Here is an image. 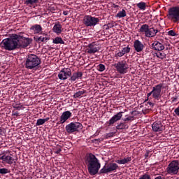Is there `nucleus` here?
<instances>
[{
	"instance_id": "1",
	"label": "nucleus",
	"mask_w": 179,
	"mask_h": 179,
	"mask_svg": "<svg viewBox=\"0 0 179 179\" xmlns=\"http://www.w3.org/2000/svg\"><path fill=\"white\" fill-rule=\"evenodd\" d=\"M86 164L88 170L89 174L91 176H96L99 173L100 168L101 167V164L100 162L96 157V155L93 154H90L86 159Z\"/></svg>"
},
{
	"instance_id": "2",
	"label": "nucleus",
	"mask_w": 179,
	"mask_h": 179,
	"mask_svg": "<svg viewBox=\"0 0 179 179\" xmlns=\"http://www.w3.org/2000/svg\"><path fill=\"white\" fill-rule=\"evenodd\" d=\"M2 48L6 51H13V50H17L19 48L17 46V38L16 34H13L10 38L3 39L1 43Z\"/></svg>"
},
{
	"instance_id": "3",
	"label": "nucleus",
	"mask_w": 179,
	"mask_h": 179,
	"mask_svg": "<svg viewBox=\"0 0 179 179\" xmlns=\"http://www.w3.org/2000/svg\"><path fill=\"white\" fill-rule=\"evenodd\" d=\"M41 64V59L36 55H29L25 60V68L27 69H34Z\"/></svg>"
},
{
	"instance_id": "4",
	"label": "nucleus",
	"mask_w": 179,
	"mask_h": 179,
	"mask_svg": "<svg viewBox=\"0 0 179 179\" xmlns=\"http://www.w3.org/2000/svg\"><path fill=\"white\" fill-rule=\"evenodd\" d=\"M139 33L141 34H145V37H155L156 34H157V32L159 30L155 29V28H149V25L147 24H143L139 30Z\"/></svg>"
},
{
	"instance_id": "5",
	"label": "nucleus",
	"mask_w": 179,
	"mask_h": 179,
	"mask_svg": "<svg viewBox=\"0 0 179 179\" xmlns=\"http://www.w3.org/2000/svg\"><path fill=\"white\" fill-rule=\"evenodd\" d=\"M166 17L173 22V23H177L179 22V6L171 7L169 9Z\"/></svg>"
},
{
	"instance_id": "6",
	"label": "nucleus",
	"mask_w": 179,
	"mask_h": 179,
	"mask_svg": "<svg viewBox=\"0 0 179 179\" xmlns=\"http://www.w3.org/2000/svg\"><path fill=\"white\" fill-rule=\"evenodd\" d=\"M113 66L115 68L117 72L120 73V75H125L128 72L129 66L127 61L122 60L115 63Z\"/></svg>"
},
{
	"instance_id": "7",
	"label": "nucleus",
	"mask_w": 179,
	"mask_h": 179,
	"mask_svg": "<svg viewBox=\"0 0 179 179\" xmlns=\"http://www.w3.org/2000/svg\"><path fill=\"white\" fill-rule=\"evenodd\" d=\"M31 41H33V40L29 38H26L23 36L17 34V43L18 48H26V47H29Z\"/></svg>"
},
{
	"instance_id": "8",
	"label": "nucleus",
	"mask_w": 179,
	"mask_h": 179,
	"mask_svg": "<svg viewBox=\"0 0 179 179\" xmlns=\"http://www.w3.org/2000/svg\"><path fill=\"white\" fill-rule=\"evenodd\" d=\"M99 22H100L99 18L91 15H85L83 18V24L87 27H94V26H96Z\"/></svg>"
},
{
	"instance_id": "9",
	"label": "nucleus",
	"mask_w": 179,
	"mask_h": 179,
	"mask_svg": "<svg viewBox=\"0 0 179 179\" xmlns=\"http://www.w3.org/2000/svg\"><path fill=\"white\" fill-rule=\"evenodd\" d=\"M83 126L80 122H71L66 126V131L68 134H73L78 131H80Z\"/></svg>"
},
{
	"instance_id": "10",
	"label": "nucleus",
	"mask_w": 179,
	"mask_h": 179,
	"mask_svg": "<svg viewBox=\"0 0 179 179\" xmlns=\"http://www.w3.org/2000/svg\"><path fill=\"white\" fill-rule=\"evenodd\" d=\"M117 170H118V164L109 163L99 171V174H108V173H113V171H117Z\"/></svg>"
},
{
	"instance_id": "11",
	"label": "nucleus",
	"mask_w": 179,
	"mask_h": 179,
	"mask_svg": "<svg viewBox=\"0 0 179 179\" xmlns=\"http://www.w3.org/2000/svg\"><path fill=\"white\" fill-rule=\"evenodd\" d=\"M179 162L172 161L166 168V172L171 176L178 174Z\"/></svg>"
},
{
	"instance_id": "12",
	"label": "nucleus",
	"mask_w": 179,
	"mask_h": 179,
	"mask_svg": "<svg viewBox=\"0 0 179 179\" xmlns=\"http://www.w3.org/2000/svg\"><path fill=\"white\" fill-rule=\"evenodd\" d=\"M71 75H72L71 69L64 68L59 71L58 78L60 79V80H66V79H68V78H71Z\"/></svg>"
},
{
	"instance_id": "13",
	"label": "nucleus",
	"mask_w": 179,
	"mask_h": 179,
	"mask_svg": "<svg viewBox=\"0 0 179 179\" xmlns=\"http://www.w3.org/2000/svg\"><path fill=\"white\" fill-rule=\"evenodd\" d=\"M163 87V84L159 83L152 87V97L157 100L160 99V94H162V88Z\"/></svg>"
},
{
	"instance_id": "14",
	"label": "nucleus",
	"mask_w": 179,
	"mask_h": 179,
	"mask_svg": "<svg viewBox=\"0 0 179 179\" xmlns=\"http://www.w3.org/2000/svg\"><path fill=\"white\" fill-rule=\"evenodd\" d=\"M0 160H3L7 164H13V163L16 164V161L12 154H4L0 157Z\"/></svg>"
},
{
	"instance_id": "15",
	"label": "nucleus",
	"mask_w": 179,
	"mask_h": 179,
	"mask_svg": "<svg viewBox=\"0 0 179 179\" xmlns=\"http://www.w3.org/2000/svg\"><path fill=\"white\" fill-rule=\"evenodd\" d=\"M99 51H100V47H99L94 42L88 44L87 48V54H96V52H99Z\"/></svg>"
},
{
	"instance_id": "16",
	"label": "nucleus",
	"mask_w": 179,
	"mask_h": 179,
	"mask_svg": "<svg viewBox=\"0 0 179 179\" xmlns=\"http://www.w3.org/2000/svg\"><path fill=\"white\" fill-rule=\"evenodd\" d=\"M71 117H72V113H71V111L67 110L64 112L60 116L59 124H65Z\"/></svg>"
},
{
	"instance_id": "17",
	"label": "nucleus",
	"mask_w": 179,
	"mask_h": 179,
	"mask_svg": "<svg viewBox=\"0 0 179 179\" xmlns=\"http://www.w3.org/2000/svg\"><path fill=\"white\" fill-rule=\"evenodd\" d=\"M152 128L153 132H162V131L164 130V126L161 122H155L152 124Z\"/></svg>"
},
{
	"instance_id": "18",
	"label": "nucleus",
	"mask_w": 179,
	"mask_h": 179,
	"mask_svg": "<svg viewBox=\"0 0 179 179\" xmlns=\"http://www.w3.org/2000/svg\"><path fill=\"white\" fill-rule=\"evenodd\" d=\"M122 114H124V112H119L113 116L108 122V125H114L117 121H120L122 118Z\"/></svg>"
},
{
	"instance_id": "19",
	"label": "nucleus",
	"mask_w": 179,
	"mask_h": 179,
	"mask_svg": "<svg viewBox=\"0 0 179 179\" xmlns=\"http://www.w3.org/2000/svg\"><path fill=\"white\" fill-rule=\"evenodd\" d=\"M134 47L137 52H141V51H143V48H145V45L139 40H136L134 41Z\"/></svg>"
},
{
	"instance_id": "20",
	"label": "nucleus",
	"mask_w": 179,
	"mask_h": 179,
	"mask_svg": "<svg viewBox=\"0 0 179 179\" xmlns=\"http://www.w3.org/2000/svg\"><path fill=\"white\" fill-rule=\"evenodd\" d=\"M152 48L155 51H163V50H164V45L159 41H155L152 43Z\"/></svg>"
},
{
	"instance_id": "21",
	"label": "nucleus",
	"mask_w": 179,
	"mask_h": 179,
	"mask_svg": "<svg viewBox=\"0 0 179 179\" xmlns=\"http://www.w3.org/2000/svg\"><path fill=\"white\" fill-rule=\"evenodd\" d=\"M62 25H61L59 23L55 24L53 27L52 31L54 33H56V34H61L62 33Z\"/></svg>"
},
{
	"instance_id": "22",
	"label": "nucleus",
	"mask_w": 179,
	"mask_h": 179,
	"mask_svg": "<svg viewBox=\"0 0 179 179\" xmlns=\"http://www.w3.org/2000/svg\"><path fill=\"white\" fill-rule=\"evenodd\" d=\"M82 76H83V73H82L81 71H78L73 73V75L71 77V80L75 82L76 79H80Z\"/></svg>"
},
{
	"instance_id": "23",
	"label": "nucleus",
	"mask_w": 179,
	"mask_h": 179,
	"mask_svg": "<svg viewBox=\"0 0 179 179\" xmlns=\"http://www.w3.org/2000/svg\"><path fill=\"white\" fill-rule=\"evenodd\" d=\"M30 29L33 30L34 33H35L36 34H38V33L42 31L43 28L40 24H35L32 26Z\"/></svg>"
},
{
	"instance_id": "24",
	"label": "nucleus",
	"mask_w": 179,
	"mask_h": 179,
	"mask_svg": "<svg viewBox=\"0 0 179 179\" xmlns=\"http://www.w3.org/2000/svg\"><path fill=\"white\" fill-rule=\"evenodd\" d=\"M34 40L37 41V43H47V41L50 40V38L45 36H36L34 38Z\"/></svg>"
},
{
	"instance_id": "25",
	"label": "nucleus",
	"mask_w": 179,
	"mask_h": 179,
	"mask_svg": "<svg viewBox=\"0 0 179 179\" xmlns=\"http://www.w3.org/2000/svg\"><path fill=\"white\" fill-rule=\"evenodd\" d=\"M132 159L130 157H127V158H124L122 159H117L116 162L117 164H127V163H129Z\"/></svg>"
},
{
	"instance_id": "26",
	"label": "nucleus",
	"mask_w": 179,
	"mask_h": 179,
	"mask_svg": "<svg viewBox=\"0 0 179 179\" xmlns=\"http://www.w3.org/2000/svg\"><path fill=\"white\" fill-rule=\"evenodd\" d=\"M116 129H128V125L126 122L117 123L116 126Z\"/></svg>"
},
{
	"instance_id": "27",
	"label": "nucleus",
	"mask_w": 179,
	"mask_h": 179,
	"mask_svg": "<svg viewBox=\"0 0 179 179\" xmlns=\"http://www.w3.org/2000/svg\"><path fill=\"white\" fill-rule=\"evenodd\" d=\"M53 44H65V42L64 40H62V38L57 36L55 39H53L52 41Z\"/></svg>"
},
{
	"instance_id": "28",
	"label": "nucleus",
	"mask_w": 179,
	"mask_h": 179,
	"mask_svg": "<svg viewBox=\"0 0 179 179\" xmlns=\"http://www.w3.org/2000/svg\"><path fill=\"white\" fill-rule=\"evenodd\" d=\"M85 93H86V90H85L78 91L74 94L73 98L78 99V97H80V96H83V94H85Z\"/></svg>"
},
{
	"instance_id": "29",
	"label": "nucleus",
	"mask_w": 179,
	"mask_h": 179,
	"mask_svg": "<svg viewBox=\"0 0 179 179\" xmlns=\"http://www.w3.org/2000/svg\"><path fill=\"white\" fill-rule=\"evenodd\" d=\"M137 8H140L141 10H145L146 9V3L141 1L136 4Z\"/></svg>"
},
{
	"instance_id": "30",
	"label": "nucleus",
	"mask_w": 179,
	"mask_h": 179,
	"mask_svg": "<svg viewBox=\"0 0 179 179\" xmlns=\"http://www.w3.org/2000/svg\"><path fill=\"white\" fill-rule=\"evenodd\" d=\"M125 16H127V12L125 11V10L122 9V11H120L117 15H116V17H125Z\"/></svg>"
},
{
	"instance_id": "31",
	"label": "nucleus",
	"mask_w": 179,
	"mask_h": 179,
	"mask_svg": "<svg viewBox=\"0 0 179 179\" xmlns=\"http://www.w3.org/2000/svg\"><path fill=\"white\" fill-rule=\"evenodd\" d=\"M13 107L15 108V110H23V108H24L22 103H13Z\"/></svg>"
},
{
	"instance_id": "32",
	"label": "nucleus",
	"mask_w": 179,
	"mask_h": 179,
	"mask_svg": "<svg viewBox=\"0 0 179 179\" xmlns=\"http://www.w3.org/2000/svg\"><path fill=\"white\" fill-rule=\"evenodd\" d=\"M156 56L157 58H160L161 59H164V58H166V55L164 52H158L156 53Z\"/></svg>"
},
{
	"instance_id": "33",
	"label": "nucleus",
	"mask_w": 179,
	"mask_h": 179,
	"mask_svg": "<svg viewBox=\"0 0 179 179\" xmlns=\"http://www.w3.org/2000/svg\"><path fill=\"white\" fill-rule=\"evenodd\" d=\"M130 51H131V48H129V46L123 48L122 50V52H123L124 55H125V54H128Z\"/></svg>"
},
{
	"instance_id": "34",
	"label": "nucleus",
	"mask_w": 179,
	"mask_h": 179,
	"mask_svg": "<svg viewBox=\"0 0 179 179\" xmlns=\"http://www.w3.org/2000/svg\"><path fill=\"white\" fill-rule=\"evenodd\" d=\"M126 118L123 119V121L124 122H127V121H134V120H135V117H134V116L131 115V116H128V115H126Z\"/></svg>"
},
{
	"instance_id": "35",
	"label": "nucleus",
	"mask_w": 179,
	"mask_h": 179,
	"mask_svg": "<svg viewBox=\"0 0 179 179\" xmlns=\"http://www.w3.org/2000/svg\"><path fill=\"white\" fill-rule=\"evenodd\" d=\"M98 71H99V72H103V71H106V66H104V64H100L98 66Z\"/></svg>"
},
{
	"instance_id": "36",
	"label": "nucleus",
	"mask_w": 179,
	"mask_h": 179,
	"mask_svg": "<svg viewBox=\"0 0 179 179\" xmlns=\"http://www.w3.org/2000/svg\"><path fill=\"white\" fill-rule=\"evenodd\" d=\"M8 173H10L9 169L6 168L0 169V174H8Z\"/></svg>"
},
{
	"instance_id": "37",
	"label": "nucleus",
	"mask_w": 179,
	"mask_h": 179,
	"mask_svg": "<svg viewBox=\"0 0 179 179\" xmlns=\"http://www.w3.org/2000/svg\"><path fill=\"white\" fill-rule=\"evenodd\" d=\"M45 124V122H44V119H38L37 121H36V125L37 127L40 126V125H43Z\"/></svg>"
},
{
	"instance_id": "38",
	"label": "nucleus",
	"mask_w": 179,
	"mask_h": 179,
	"mask_svg": "<svg viewBox=\"0 0 179 179\" xmlns=\"http://www.w3.org/2000/svg\"><path fill=\"white\" fill-rule=\"evenodd\" d=\"M38 0H27L26 3L27 5H34V3H37Z\"/></svg>"
},
{
	"instance_id": "39",
	"label": "nucleus",
	"mask_w": 179,
	"mask_h": 179,
	"mask_svg": "<svg viewBox=\"0 0 179 179\" xmlns=\"http://www.w3.org/2000/svg\"><path fill=\"white\" fill-rule=\"evenodd\" d=\"M138 179H151V178L148 173H144Z\"/></svg>"
},
{
	"instance_id": "40",
	"label": "nucleus",
	"mask_w": 179,
	"mask_h": 179,
	"mask_svg": "<svg viewBox=\"0 0 179 179\" xmlns=\"http://www.w3.org/2000/svg\"><path fill=\"white\" fill-rule=\"evenodd\" d=\"M115 57L117 59L118 58H121V57H124V53L122 52V50L115 55Z\"/></svg>"
},
{
	"instance_id": "41",
	"label": "nucleus",
	"mask_w": 179,
	"mask_h": 179,
	"mask_svg": "<svg viewBox=\"0 0 179 179\" xmlns=\"http://www.w3.org/2000/svg\"><path fill=\"white\" fill-rule=\"evenodd\" d=\"M168 34L169 36H171V37H176L178 36V34L174 31V30L169 31Z\"/></svg>"
},
{
	"instance_id": "42",
	"label": "nucleus",
	"mask_w": 179,
	"mask_h": 179,
	"mask_svg": "<svg viewBox=\"0 0 179 179\" xmlns=\"http://www.w3.org/2000/svg\"><path fill=\"white\" fill-rule=\"evenodd\" d=\"M130 114L131 115V117H134V118H135V117H136V115H139V112L138 110H134L130 112Z\"/></svg>"
},
{
	"instance_id": "43",
	"label": "nucleus",
	"mask_w": 179,
	"mask_h": 179,
	"mask_svg": "<svg viewBox=\"0 0 179 179\" xmlns=\"http://www.w3.org/2000/svg\"><path fill=\"white\" fill-rule=\"evenodd\" d=\"M115 135V132H110L106 134V138H113Z\"/></svg>"
},
{
	"instance_id": "44",
	"label": "nucleus",
	"mask_w": 179,
	"mask_h": 179,
	"mask_svg": "<svg viewBox=\"0 0 179 179\" xmlns=\"http://www.w3.org/2000/svg\"><path fill=\"white\" fill-rule=\"evenodd\" d=\"M105 26H108V27H110V29L114 27V22H109L108 24L105 25Z\"/></svg>"
},
{
	"instance_id": "45",
	"label": "nucleus",
	"mask_w": 179,
	"mask_h": 179,
	"mask_svg": "<svg viewBox=\"0 0 179 179\" xmlns=\"http://www.w3.org/2000/svg\"><path fill=\"white\" fill-rule=\"evenodd\" d=\"M174 113L175 114H176V115L178 117H179V107L176 108L175 110H174Z\"/></svg>"
},
{
	"instance_id": "46",
	"label": "nucleus",
	"mask_w": 179,
	"mask_h": 179,
	"mask_svg": "<svg viewBox=\"0 0 179 179\" xmlns=\"http://www.w3.org/2000/svg\"><path fill=\"white\" fill-rule=\"evenodd\" d=\"M12 115H13L14 117H19V113L15 112V110H13Z\"/></svg>"
},
{
	"instance_id": "47",
	"label": "nucleus",
	"mask_w": 179,
	"mask_h": 179,
	"mask_svg": "<svg viewBox=\"0 0 179 179\" xmlns=\"http://www.w3.org/2000/svg\"><path fill=\"white\" fill-rule=\"evenodd\" d=\"M61 148H59V149H57L55 152V153H56L57 155H58V154H59V153H61Z\"/></svg>"
},
{
	"instance_id": "48",
	"label": "nucleus",
	"mask_w": 179,
	"mask_h": 179,
	"mask_svg": "<svg viewBox=\"0 0 179 179\" xmlns=\"http://www.w3.org/2000/svg\"><path fill=\"white\" fill-rule=\"evenodd\" d=\"M148 104H149V106H151V108H153V106H154L153 103H152V102H148Z\"/></svg>"
},
{
	"instance_id": "49",
	"label": "nucleus",
	"mask_w": 179,
	"mask_h": 179,
	"mask_svg": "<svg viewBox=\"0 0 179 179\" xmlns=\"http://www.w3.org/2000/svg\"><path fill=\"white\" fill-rule=\"evenodd\" d=\"M153 96V92H152V91H151L150 93H148V94H147V96H148V97H150V96Z\"/></svg>"
},
{
	"instance_id": "50",
	"label": "nucleus",
	"mask_w": 179,
	"mask_h": 179,
	"mask_svg": "<svg viewBox=\"0 0 179 179\" xmlns=\"http://www.w3.org/2000/svg\"><path fill=\"white\" fill-rule=\"evenodd\" d=\"M145 159H148V157H149V152H147L145 154Z\"/></svg>"
},
{
	"instance_id": "51",
	"label": "nucleus",
	"mask_w": 179,
	"mask_h": 179,
	"mask_svg": "<svg viewBox=\"0 0 179 179\" xmlns=\"http://www.w3.org/2000/svg\"><path fill=\"white\" fill-rule=\"evenodd\" d=\"M48 120H50V117H46V118L43 119L44 122H47V121H48Z\"/></svg>"
},
{
	"instance_id": "52",
	"label": "nucleus",
	"mask_w": 179,
	"mask_h": 179,
	"mask_svg": "<svg viewBox=\"0 0 179 179\" xmlns=\"http://www.w3.org/2000/svg\"><path fill=\"white\" fill-rule=\"evenodd\" d=\"M2 132H3V130L2 129V127H0V135H2Z\"/></svg>"
},
{
	"instance_id": "53",
	"label": "nucleus",
	"mask_w": 179,
	"mask_h": 179,
	"mask_svg": "<svg viewBox=\"0 0 179 179\" xmlns=\"http://www.w3.org/2000/svg\"><path fill=\"white\" fill-rule=\"evenodd\" d=\"M63 14L64 15V16H66V15H68V11H64Z\"/></svg>"
},
{
	"instance_id": "54",
	"label": "nucleus",
	"mask_w": 179,
	"mask_h": 179,
	"mask_svg": "<svg viewBox=\"0 0 179 179\" xmlns=\"http://www.w3.org/2000/svg\"><path fill=\"white\" fill-rule=\"evenodd\" d=\"M106 28V30H108L110 29V27L108 26H105Z\"/></svg>"
},
{
	"instance_id": "55",
	"label": "nucleus",
	"mask_w": 179,
	"mask_h": 179,
	"mask_svg": "<svg viewBox=\"0 0 179 179\" xmlns=\"http://www.w3.org/2000/svg\"><path fill=\"white\" fill-rule=\"evenodd\" d=\"M0 94H1V91H0Z\"/></svg>"
}]
</instances>
